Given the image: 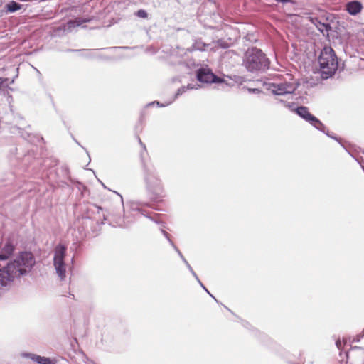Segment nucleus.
Listing matches in <instances>:
<instances>
[{
	"label": "nucleus",
	"mask_w": 364,
	"mask_h": 364,
	"mask_svg": "<svg viewBox=\"0 0 364 364\" xmlns=\"http://www.w3.org/2000/svg\"><path fill=\"white\" fill-rule=\"evenodd\" d=\"M36 264L35 257L31 252L22 251L6 266L0 267V295L5 292V287L16 277L28 274Z\"/></svg>",
	"instance_id": "obj_1"
},
{
	"label": "nucleus",
	"mask_w": 364,
	"mask_h": 364,
	"mask_svg": "<svg viewBox=\"0 0 364 364\" xmlns=\"http://www.w3.org/2000/svg\"><path fill=\"white\" fill-rule=\"evenodd\" d=\"M141 161L146 192L151 202H159L165 196L164 185L160 173L153 164L145 161L142 153Z\"/></svg>",
	"instance_id": "obj_2"
},
{
	"label": "nucleus",
	"mask_w": 364,
	"mask_h": 364,
	"mask_svg": "<svg viewBox=\"0 0 364 364\" xmlns=\"http://www.w3.org/2000/svg\"><path fill=\"white\" fill-rule=\"evenodd\" d=\"M242 65L249 73H264L269 68L270 60L260 48L252 47L245 53Z\"/></svg>",
	"instance_id": "obj_3"
},
{
	"label": "nucleus",
	"mask_w": 364,
	"mask_h": 364,
	"mask_svg": "<svg viewBox=\"0 0 364 364\" xmlns=\"http://www.w3.org/2000/svg\"><path fill=\"white\" fill-rule=\"evenodd\" d=\"M321 76L323 80L331 77L338 69V58L335 51L330 46H325L318 57Z\"/></svg>",
	"instance_id": "obj_4"
},
{
	"label": "nucleus",
	"mask_w": 364,
	"mask_h": 364,
	"mask_svg": "<svg viewBox=\"0 0 364 364\" xmlns=\"http://www.w3.org/2000/svg\"><path fill=\"white\" fill-rule=\"evenodd\" d=\"M66 252L67 247L62 243L58 244L54 249L53 266L60 281L65 280L66 277Z\"/></svg>",
	"instance_id": "obj_5"
},
{
	"label": "nucleus",
	"mask_w": 364,
	"mask_h": 364,
	"mask_svg": "<svg viewBox=\"0 0 364 364\" xmlns=\"http://www.w3.org/2000/svg\"><path fill=\"white\" fill-rule=\"evenodd\" d=\"M196 77L202 83L221 84L225 82L223 77L217 76L209 68H200L196 70Z\"/></svg>",
	"instance_id": "obj_6"
},
{
	"label": "nucleus",
	"mask_w": 364,
	"mask_h": 364,
	"mask_svg": "<svg viewBox=\"0 0 364 364\" xmlns=\"http://www.w3.org/2000/svg\"><path fill=\"white\" fill-rule=\"evenodd\" d=\"M295 113L315 128L317 126H319L321 128H324V124L323 122L314 114H312L309 111L307 107L303 105L297 107L295 109Z\"/></svg>",
	"instance_id": "obj_7"
},
{
	"label": "nucleus",
	"mask_w": 364,
	"mask_h": 364,
	"mask_svg": "<svg viewBox=\"0 0 364 364\" xmlns=\"http://www.w3.org/2000/svg\"><path fill=\"white\" fill-rule=\"evenodd\" d=\"M16 250V245L11 238L6 240L5 242H0V261H6L10 259Z\"/></svg>",
	"instance_id": "obj_8"
},
{
	"label": "nucleus",
	"mask_w": 364,
	"mask_h": 364,
	"mask_svg": "<svg viewBox=\"0 0 364 364\" xmlns=\"http://www.w3.org/2000/svg\"><path fill=\"white\" fill-rule=\"evenodd\" d=\"M151 204L148 202H143L140 200H134L130 203V209L132 211H136L141 213L144 217L149 218L150 220L155 221L159 223L157 220H155L151 216L149 215V213L144 209L145 207H151Z\"/></svg>",
	"instance_id": "obj_9"
},
{
	"label": "nucleus",
	"mask_w": 364,
	"mask_h": 364,
	"mask_svg": "<svg viewBox=\"0 0 364 364\" xmlns=\"http://www.w3.org/2000/svg\"><path fill=\"white\" fill-rule=\"evenodd\" d=\"M346 11L352 16H356L361 12L363 9L362 3L358 0H352L346 3Z\"/></svg>",
	"instance_id": "obj_10"
},
{
	"label": "nucleus",
	"mask_w": 364,
	"mask_h": 364,
	"mask_svg": "<svg viewBox=\"0 0 364 364\" xmlns=\"http://www.w3.org/2000/svg\"><path fill=\"white\" fill-rule=\"evenodd\" d=\"M21 357L24 358H29L31 360L38 364H51V358L41 356L31 353H22Z\"/></svg>",
	"instance_id": "obj_11"
},
{
	"label": "nucleus",
	"mask_w": 364,
	"mask_h": 364,
	"mask_svg": "<svg viewBox=\"0 0 364 364\" xmlns=\"http://www.w3.org/2000/svg\"><path fill=\"white\" fill-rule=\"evenodd\" d=\"M267 88L275 95H287V90H284L283 83H269Z\"/></svg>",
	"instance_id": "obj_12"
},
{
	"label": "nucleus",
	"mask_w": 364,
	"mask_h": 364,
	"mask_svg": "<svg viewBox=\"0 0 364 364\" xmlns=\"http://www.w3.org/2000/svg\"><path fill=\"white\" fill-rule=\"evenodd\" d=\"M311 22L315 25L316 28L323 35L325 32L328 33L331 28L328 23H323L317 18H312Z\"/></svg>",
	"instance_id": "obj_13"
},
{
	"label": "nucleus",
	"mask_w": 364,
	"mask_h": 364,
	"mask_svg": "<svg viewBox=\"0 0 364 364\" xmlns=\"http://www.w3.org/2000/svg\"><path fill=\"white\" fill-rule=\"evenodd\" d=\"M23 5L16 1H9L4 6L6 14H12L21 9Z\"/></svg>",
	"instance_id": "obj_14"
},
{
	"label": "nucleus",
	"mask_w": 364,
	"mask_h": 364,
	"mask_svg": "<svg viewBox=\"0 0 364 364\" xmlns=\"http://www.w3.org/2000/svg\"><path fill=\"white\" fill-rule=\"evenodd\" d=\"M316 129L324 133L328 137L338 141L342 146H344L341 142V139L338 137L334 133L330 132L328 128L324 125V128H321L319 126L316 127Z\"/></svg>",
	"instance_id": "obj_15"
},
{
	"label": "nucleus",
	"mask_w": 364,
	"mask_h": 364,
	"mask_svg": "<svg viewBox=\"0 0 364 364\" xmlns=\"http://www.w3.org/2000/svg\"><path fill=\"white\" fill-rule=\"evenodd\" d=\"M96 50H89V49H68L67 52H80V53H86L85 54H82V55L87 58H95V55L92 54L93 51H95Z\"/></svg>",
	"instance_id": "obj_16"
},
{
	"label": "nucleus",
	"mask_w": 364,
	"mask_h": 364,
	"mask_svg": "<svg viewBox=\"0 0 364 364\" xmlns=\"http://www.w3.org/2000/svg\"><path fill=\"white\" fill-rule=\"evenodd\" d=\"M283 85L284 86V90H287V95L293 94L296 89V87L290 82H283Z\"/></svg>",
	"instance_id": "obj_17"
},
{
	"label": "nucleus",
	"mask_w": 364,
	"mask_h": 364,
	"mask_svg": "<svg viewBox=\"0 0 364 364\" xmlns=\"http://www.w3.org/2000/svg\"><path fill=\"white\" fill-rule=\"evenodd\" d=\"M77 27L76 25L75 24V21L73 20V19H70L69 20L68 22H67V24H66V26L65 28H64L65 31H67L68 32H71L72 30Z\"/></svg>",
	"instance_id": "obj_18"
},
{
	"label": "nucleus",
	"mask_w": 364,
	"mask_h": 364,
	"mask_svg": "<svg viewBox=\"0 0 364 364\" xmlns=\"http://www.w3.org/2000/svg\"><path fill=\"white\" fill-rule=\"evenodd\" d=\"M115 224H112L110 222L109 224L114 227H119V228H125L124 225V220L121 217H118L114 221Z\"/></svg>",
	"instance_id": "obj_19"
},
{
	"label": "nucleus",
	"mask_w": 364,
	"mask_h": 364,
	"mask_svg": "<svg viewBox=\"0 0 364 364\" xmlns=\"http://www.w3.org/2000/svg\"><path fill=\"white\" fill-rule=\"evenodd\" d=\"M135 15L139 17V18H148V13L146 10L144 9H139L138 10L136 13H135Z\"/></svg>",
	"instance_id": "obj_20"
},
{
	"label": "nucleus",
	"mask_w": 364,
	"mask_h": 364,
	"mask_svg": "<svg viewBox=\"0 0 364 364\" xmlns=\"http://www.w3.org/2000/svg\"><path fill=\"white\" fill-rule=\"evenodd\" d=\"M206 46H208L202 42H196V43L193 45V47L196 50L200 51L205 50Z\"/></svg>",
	"instance_id": "obj_21"
},
{
	"label": "nucleus",
	"mask_w": 364,
	"mask_h": 364,
	"mask_svg": "<svg viewBox=\"0 0 364 364\" xmlns=\"http://www.w3.org/2000/svg\"><path fill=\"white\" fill-rule=\"evenodd\" d=\"M186 91V87L185 86H182L180 88H178L174 95L173 100L172 101H174L176 98H178L179 96L183 95Z\"/></svg>",
	"instance_id": "obj_22"
},
{
	"label": "nucleus",
	"mask_w": 364,
	"mask_h": 364,
	"mask_svg": "<svg viewBox=\"0 0 364 364\" xmlns=\"http://www.w3.org/2000/svg\"><path fill=\"white\" fill-rule=\"evenodd\" d=\"M170 245L172 246L173 250L177 252L181 260L183 258H185L181 252L179 250V249L177 247V246L174 244V242L172 240H170Z\"/></svg>",
	"instance_id": "obj_23"
},
{
	"label": "nucleus",
	"mask_w": 364,
	"mask_h": 364,
	"mask_svg": "<svg viewBox=\"0 0 364 364\" xmlns=\"http://www.w3.org/2000/svg\"><path fill=\"white\" fill-rule=\"evenodd\" d=\"M295 105L296 104L294 102H287L285 103V107L288 108L289 110L295 112V109L296 108L295 107Z\"/></svg>",
	"instance_id": "obj_24"
},
{
	"label": "nucleus",
	"mask_w": 364,
	"mask_h": 364,
	"mask_svg": "<svg viewBox=\"0 0 364 364\" xmlns=\"http://www.w3.org/2000/svg\"><path fill=\"white\" fill-rule=\"evenodd\" d=\"M172 102L173 101H171V102H168V103H167L166 105H164V104H161L159 102L154 101V102H152L148 104V105L150 106V105H153L156 104V105H157L158 107H166V106L170 105Z\"/></svg>",
	"instance_id": "obj_25"
},
{
	"label": "nucleus",
	"mask_w": 364,
	"mask_h": 364,
	"mask_svg": "<svg viewBox=\"0 0 364 364\" xmlns=\"http://www.w3.org/2000/svg\"><path fill=\"white\" fill-rule=\"evenodd\" d=\"M248 92L252 94H259L262 92V90L259 88H248Z\"/></svg>",
	"instance_id": "obj_26"
},
{
	"label": "nucleus",
	"mask_w": 364,
	"mask_h": 364,
	"mask_svg": "<svg viewBox=\"0 0 364 364\" xmlns=\"http://www.w3.org/2000/svg\"><path fill=\"white\" fill-rule=\"evenodd\" d=\"M9 80L7 77H0V90L4 86V83L8 82Z\"/></svg>",
	"instance_id": "obj_27"
},
{
	"label": "nucleus",
	"mask_w": 364,
	"mask_h": 364,
	"mask_svg": "<svg viewBox=\"0 0 364 364\" xmlns=\"http://www.w3.org/2000/svg\"><path fill=\"white\" fill-rule=\"evenodd\" d=\"M75 21V24L76 26H80L83 23V21H82V18H75V19H73Z\"/></svg>",
	"instance_id": "obj_28"
},
{
	"label": "nucleus",
	"mask_w": 364,
	"mask_h": 364,
	"mask_svg": "<svg viewBox=\"0 0 364 364\" xmlns=\"http://www.w3.org/2000/svg\"><path fill=\"white\" fill-rule=\"evenodd\" d=\"M161 233L164 235V236L167 239V240L168 241V242L170 243V240H172L171 239V237H170V235L166 232L164 230L161 229Z\"/></svg>",
	"instance_id": "obj_29"
},
{
	"label": "nucleus",
	"mask_w": 364,
	"mask_h": 364,
	"mask_svg": "<svg viewBox=\"0 0 364 364\" xmlns=\"http://www.w3.org/2000/svg\"><path fill=\"white\" fill-rule=\"evenodd\" d=\"M363 337H364L363 335H362L361 333L358 334V335L355 336V337L353 338L352 342H353V343L360 342L361 338H363Z\"/></svg>",
	"instance_id": "obj_30"
},
{
	"label": "nucleus",
	"mask_w": 364,
	"mask_h": 364,
	"mask_svg": "<svg viewBox=\"0 0 364 364\" xmlns=\"http://www.w3.org/2000/svg\"><path fill=\"white\" fill-rule=\"evenodd\" d=\"M186 87V90H187L197 89V87H196L195 85L193 84H191V83H189Z\"/></svg>",
	"instance_id": "obj_31"
},
{
	"label": "nucleus",
	"mask_w": 364,
	"mask_h": 364,
	"mask_svg": "<svg viewBox=\"0 0 364 364\" xmlns=\"http://www.w3.org/2000/svg\"><path fill=\"white\" fill-rule=\"evenodd\" d=\"M188 268V269L189 270V272L191 273V274L193 276H196V272L193 269V268L191 267V265H188V267H186Z\"/></svg>",
	"instance_id": "obj_32"
},
{
	"label": "nucleus",
	"mask_w": 364,
	"mask_h": 364,
	"mask_svg": "<svg viewBox=\"0 0 364 364\" xmlns=\"http://www.w3.org/2000/svg\"><path fill=\"white\" fill-rule=\"evenodd\" d=\"M58 359L57 358H51V364H58Z\"/></svg>",
	"instance_id": "obj_33"
},
{
	"label": "nucleus",
	"mask_w": 364,
	"mask_h": 364,
	"mask_svg": "<svg viewBox=\"0 0 364 364\" xmlns=\"http://www.w3.org/2000/svg\"><path fill=\"white\" fill-rule=\"evenodd\" d=\"M194 278L196 279V281L198 282V283L200 285V286H203V283L201 282V281L200 280V279L198 278V275L196 274V276H193Z\"/></svg>",
	"instance_id": "obj_34"
},
{
	"label": "nucleus",
	"mask_w": 364,
	"mask_h": 364,
	"mask_svg": "<svg viewBox=\"0 0 364 364\" xmlns=\"http://www.w3.org/2000/svg\"><path fill=\"white\" fill-rule=\"evenodd\" d=\"M194 278L196 279V281L198 282V283L200 285V286H203V283L201 282V281L200 280V279L198 278V275L196 274V276H193Z\"/></svg>",
	"instance_id": "obj_35"
},
{
	"label": "nucleus",
	"mask_w": 364,
	"mask_h": 364,
	"mask_svg": "<svg viewBox=\"0 0 364 364\" xmlns=\"http://www.w3.org/2000/svg\"><path fill=\"white\" fill-rule=\"evenodd\" d=\"M194 278L196 279V281L198 282V283L200 285V286H203V283L201 282V281L200 280V279L198 278V275L196 274V276H193Z\"/></svg>",
	"instance_id": "obj_36"
},
{
	"label": "nucleus",
	"mask_w": 364,
	"mask_h": 364,
	"mask_svg": "<svg viewBox=\"0 0 364 364\" xmlns=\"http://www.w3.org/2000/svg\"><path fill=\"white\" fill-rule=\"evenodd\" d=\"M242 324L244 327H245L247 328H248L249 326H250V324L247 321H242Z\"/></svg>",
	"instance_id": "obj_37"
},
{
	"label": "nucleus",
	"mask_w": 364,
	"mask_h": 364,
	"mask_svg": "<svg viewBox=\"0 0 364 364\" xmlns=\"http://www.w3.org/2000/svg\"><path fill=\"white\" fill-rule=\"evenodd\" d=\"M275 1L277 2L282 3V4L289 3V2L291 1V0H275Z\"/></svg>",
	"instance_id": "obj_38"
},
{
	"label": "nucleus",
	"mask_w": 364,
	"mask_h": 364,
	"mask_svg": "<svg viewBox=\"0 0 364 364\" xmlns=\"http://www.w3.org/2000/svg\"><path fill=\"white\" fill-rule=\"evenodd\" d=\"M139 141L140 145L143 147L144 150L146 151V146H145V144H144L141 141L140 138H139Z\"/></svg>",
	"instance_id": "obj_39"
},
{
	"label": "nucleus",
	"mask_w": 364,
	"mask_h": 364,
	"mask_svg": "<svg viewBox=\"0 0 364 364\" xmlns=\"http://www.w3.org/2000/svg\"><path fill=\"white\" fill-rule=\"evenodd\" d=\"M114 193L115 194H117V195L120 198L121 203H122V205H123V198H122V196L119 193H118L117 192H116V191H114Z\"/></svg>",
	"instance_id": "obj_40"
},
{
	"label": "nucleus",
	"mask_w": 364,
	"mask_h": 364,
	"mask_svg": "<svg viewBox=\"0 0 364 364\" xmlns=\"http://www.w3.org/2000/svg\"><path fill=\"white\" fill-rule=\"evenodd\" d=\"M182 261L183 262V263L185 264V265L186 267H188V265H190V264L188 263V262L186 259V258H183Z\"/></svg>",
	"instance_id": "obj_41"
},
{
	"label": "nucleus",
	"mask_w": 364,
	"mask_h": 364,
	"mask_svg": "<svg viewBox=\"0 0 364 364\" xmlns=\"http://www.w3.org/2000/svg\"><path fill=\"white\" fill-rule=\"evenodd\" d=\"M351 349H363L362 347H360V346H352L351 347Z\"/></svg>",
	"instance_id": "obj_42"
},
{
	"label": "nucleus",
	"mask_w": 364,
	"mask_h": 364,
	"mask_svg": "<svg viewBox=\"0 0 364 364\" xmlns=\"http://www.w3.org/2000/svg\"><path fill=\"white\" fill-rule=\"evenodd\" d=\"M336 346H337L338 348H341V342H340L339 341H337L336 342Z\"/></svg>",
	"instance_id": "obj_43"
},
{
	"label": "nucleus",
	"mask_w": 364,
	"mask_h": 364,
	"mask_svg": "<svg viewBox=\"0 0 364 364\" xmlns=\"http://www.w3.org/2000/svg\"><path fill=\"white\" fill-rule=\"evenodd\" d=\"M82 21H83V23L90 22V19L88 18H82Z\"/></svg>",
	"instance_id": "obj_44"
},
{
	"label": "nucleus",
	"mask_w": 364,
	"mask_h": 364,
	"mask_svg": "<svg viewBox=\"0 0 364 364\" xmlns=\"http://www.w3.org/2000/svg\"><path fill=\"white\" fill-rule=\"evenodd\" d=\"M209 295L216 301V302H218V300L216 299V298L211 294L210 293Z\"/></svg>",
	"instance_id": "obj_45"
},
{
	"label": "nucleus",
	"mask_w": 364,
	"mask_h": 364,
	"mask_svg": "<svg viewBox=\"0 0 364 364\" xmlns=\"http://www.w3.org/2000/svg\"><path fill=\"white\" fill-rule=\"evenodd\" d=\"M279 102L283 103L284 105H285V103H287V102H285V101H284V100H282V99H279Z\"/></svg>",
	"instance_id": "obj_46"
},
{
	"label": "nucleus",
	"mask_w": 364,
	"mask_h": 364,
	"mask_svg": "<svg viewBox=\"0 0 364 364\" xmlns=\"http://www.w3.org/2000/svg\"><path fill=\"white\" fill-rule=\"evenodd\" d=\"M205 291H208V289L203 284V286H200Z\"/></svg>",
	"instance_id": "obj_47"
},
{
	"label": "nucleus",
	"mask_w": 364,
	"mask_h": 364,
	"mask_svg": "<svg viewBox=\"0 0 364 364\" xmlns=\"http://www.w3.org/2000/svg\"><path fill=\"white\" fill-rule=\"evenodd\" d=\"M119 48H124V49H127L129 48L128 47H126V46H124V47H119Z\"/></svg>",
	"instance_id": "obj_48"
},
{
	"label": "nucleus",
	"mask_w": 364,
	"mask_h": 364,
	"mask_svg": "<svg viewBox=\"0 0 364 364\" xmlns=\"http://www.w3.org/2000/svg\"><path fill=\"white\" fill-rule=\"evenodd\" d=\"M14 79H12V80L10 81V84L14 83Z\"/></svg>",
	"instance_id": "obj_49"
},
{
	"label": "nucleus",
	"mask_w": 364,
	"mask_h": 364,
	"mask_svg": "<svg viewBox=\"0 0 364 364\" xmlns=\"http://www.w3.org/2000/svg\"><path fill=\"white\" fill-rule=\"evenodd\" d=\"M101 183H102V186H103L105 188H107V187L105 186V184H103L102 182H101Z\"/></svg>",
	"instance_id": "obj_50"
},
{
	"label": "nucleus",
	"mask_w": 364,
	"mask_h": 364,
	"mask_svg": "<svg viewBox=\"0 0 364 364\" xmlns=\"http://www.w3.org/2000/svg\"><path fill=\"white\" fill-rule=\"evenodd\" d=\"M361 334L363 335V336H364V329L363 330Z\"/></svg>",
	"instance_id": "obj_51"
},
{
	"label": "nucleus",
	"mask_w": 364,
	"mask_h": 364,
	"mask_svg": "<svg viewBox=\"0 0 364 364\" xmlns=\"http://www.w3.org/2000/svg\"><path fill=\"white\" fill-rule=\"evenodd\" d=\"M74 140H75V143H77V144L80 145V144L77 142V141H76L75 139H74Z\"/></svg>",
	"instance_id": "obj_52"
},
{
	"label": "nucleus",
	"mask_w": 364,
	"mask_h": 364,
	"mask_svg": "<svg viewBox=\"0 0 364 364\" xmlns=\"http://www.w3.org/2000/svg\"><path fill=\"white\" fill-rule=\"evenodd\" d=\"M35 69H36V72H38V73H40V72H39V70H37L36 68H35Z\"/></svg>",
	"instance_id": "obj_53"
},
{
	"label": "nucleus",
	"mask_w": 364,
	"mask_h": 364,
	"mask_svg": "<svg viewBox=\"0 0 364 364\" xmlns=\"http://www.w3.org/2000/svg\"><path fill=\"white\" fill-rule=\"evenodd\" d=\"M104 220H107V218L106 217H104Z\"/></svg>",
	"instance_id": "obj_54"
},
{
	"label": "nucleus",
	"mask_w": 364,
	"mask_h": 364,
	"mask_svg": "<svg viewBox=\"0 0 364 364\" xmlns=\"http://www.w3.org/2000/svg\"><path fill=\"white\" fill-rule=\"evenodd\" d=\"M2 295H0V297Z\"/></svg>",
	"instance_id": "obj_55"
}]
</instances>
